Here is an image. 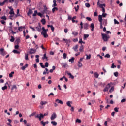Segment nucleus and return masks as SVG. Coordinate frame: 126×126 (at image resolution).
<instances>
[{
  "label": "nucleus",
  "mask_w": 126,
  "mask_h": 126,
  "mask_svg": "<svg viewBox=\"0 0 126 126\" xmlns=\"http://www.w3.org/2000/svg\"><path fill=\"white\" fill-rule=\"evenodd\" d=\"M37 15L40 16V17H43V14H42V13L40 12L37 13Z\"/></svg>",
  "instance_id": "obj_56"
},
{
  "label": "nucleus",
  "mask_w": 126,
  "mask_h": 126,
  "mask_svg": "<svg viewBox=\"0 0 126 126\" xmlns=\"http://www.w3.org/2000/svg\"><path fill=\"white\" fill-rule=\"evenodd\" d=\"M42 35H43V37H44V38H48V34H47V33H44V34H42Z\"/></svg>",
  "instance_id": "obj_53"
},
{
  "label": "nucleus",
  "mask_w": 126,
  "mask_h": 126,
  "mask_svg": "<svg viewBox=\"0 0 126 126\" xmlns=\"http://www.w3.org/2000/svg\"><path fill=\"white\" fill-rule=\"evenodd\" d=\"M55 102L56 103H58L59 104H61V105H63V101L59 99H57L56 100H55Z\"/></svg>",
  "instance_id": "obj_14"
},
{
  "label": "nucleus",
  "mask_w": 126,
  "mask_h": 126,
  "mask_svg": "<svg viewBox=\"0 0 126 126\" xmlns=\"http://www.w3.org/2000/svg\"><path fill=\"white\" fill-rule=\"evenodd\" d=\"M88 37H89V34H84V40H86V38H88Z\"/></svg>",
  "instance_id": "obj_34"
},
{
  "label": "nucleus",
  "mask_w": 126,
  "mask_h": 126,
  "mask_svg": "<svg viewBox=\"0 0 126 126\" xmlns=\"http://www.w3.org/2000/svg\"><path fill=\"white\" fill-rule=\"evenodd\" d=\"M114 111H115V112H116V113H118V112H119V108L115 107V108H114Z\"/></svg>",
  "instance_id": "obj_58"
},
{
  "label": "nucleus",
  "mask_w": 126,
  "mask_h": 126,
  "mask_svg": "<svg viewBox=\"0 0 126 126\" xmlns=\"http://www.w3.org/2000/svg\"><path fill=\"white\" fill-rule=\"evenodd\" d=\"M11 39H10V42H14V40H15L14 37H13V36H11Z\"/></svg>",
  "instance_id": "obj_32"
},
{
  "label": "nucleus",
  "mask_w": 126,
  "mask_h": 126,
  "mask_svg": "<svg viewBox=\"0 0 126 126\" xmlns=\"http://www.w3.org/2000/svg\"><path fill=\"white\" fill-rule=\"evenodd\" d=\"M105 58H111V55H110V54H109V53L106 54L105 56H104Z\"/></svg>",
  "instance_id": "obj_40"
},
{
  "label": "nucleus",
  "mask_w": 126,
  "mask_h": 126,
  "mask_svg": "<svg viewBox=\"0 0 126 126\" xmlns=\"http://www.w3.org/2000/svg\"><path fill=\"white\" fill-rule=\"evenodd\" d=\"M124 20H125V26H126V14L125 15Z\"/></svg>",
  "instance_id": "obj_64"
},
{
  "label": "nucleus",
  "mask_w": 126,
  "mask_h": 126,
  "mask_svg": "<svg viewBox=\"0 0 126 126\" xmlns=\"http://www.w3.org/2000/svg\"><path fill=\"white\" fill-rule=\"evenodd\" d=\"M14 89H17V87L16 85H14L12 86V87L11 88V90L12 91Z\"/></svg>",
  "instance_id": "obj_23"
},
{
  "label": "nucleus",
  "mask_w": 126,
  "mask_h": 126,
  "mask_svg": "<svg viewBox=\"0 0 126 126\" xmlns=\"http://www.w3.org/2000/svg\"><path fill=\"white\" fill-rule=\"evenodd\" d=\"M39 64H40V66L42 67V68H45V66L44 65H43L42 63H40Z\"/></svg>",
  "instance_id": "obj_50"
},
{
  "label": "nucleus",
  "mask_w": 126,
  "mask_h": 126,
  "mask_svg": "<svg viewBox=\"0 0 126 126\" xmlns=\"http://www.w3.org/2000/svg\"><path fill=\"white\" fill-rule=\"evenodd\" d=\"M33 13V11H32V9H29L28 11V12L27 13L28 16H30V15H31V14H32Z\"/></svg>",
  "instance_id": "obj_15"
},
{
  "label": "nucleus",
  "mask_w": 126,
  "mask_h": 126,
  "mask_svg": "<svg viewBox=\"0 0 126 126\" xmlns=\"http://www.w3.org/2000/svg\"><path fill=\"white\" fill-rule=\"evenodd\" d=\"M9 83H8V82H7L5 84V85H8V87H9V89H10V84H11V82H9Z\"/></svg>",
  "instance_id": "obj_27"
},
{
  "label": "nucleus",
  "mask_w": 126,
  "mask_h": 126,
  "mask_svg": "<svg viewBox=\"0 0 126 126\" xmlns=\"http://www.w3.org/2000/svg\"><path fill=\"white\" fill-rule=\"evenodd\" d=\"M13 74H14V72H11L9 75V77H13Z\"/></svg>",
  "instance_id": "obj_37"
},
{
  "label": "nucleus",
  "mask_w": 126,
  "mask_h": 126,
  "mask_svg": "<svg viewBox=\"0 0 126 126\" xmlns=\"http://www.w3.org/2000/svg\"><path fill=\"white\" fill-rule=\"evenodd\" d=\"M94 76L95 77V78H98V77H99V74L97 72H95L94 73Z\"/></svg>",
  "instance_id": "obj_31"
},
{
  "label": "nucleus",
  "mask_w": 126,
  "mask_h": 126,
  "mask_svg": "<svg viewBox=\"0 0 126 126\" xmlns=\"http://www.w3.org/2000/svg\"><path fill=\"white\" fill-rule=\"evenodd\" d=\"M37 14H38V11L37 10L34 11L33 16H36Z\"/></svg>",
  "instance_id": "obj_43"
},
{
  "label": "nucleus",
  "mask_w": 126,
  "mask_h": 126,
  "mask_svg": "<svg viewBox=\"0 0 126 126\" xmlns=\"http://www.w3.org/2000/svg\"><path fill=\"white\" fill-rule=\"evenodd\" d=\"M35 118L38 119L39 121H42V119H44V115H43V114L40 113V114L35 115Z\"/></svg>",
  "instance_id": "obj_2"
},
{
  "label": "nucleus",
  "mask_w": 126,
  "mask_h": 126,
  "mask_svg": "<svg viewBox=\"0 0 126 126\" xmlns=\"http://www.w3.org/2000/svg\"><path fill=\"white\" fill-rule=\"evenodd\" d=\"M69 43H71V40L70 39H67V41L66 42V43L67 44V45H68V44H69Z\"/></svg>",
  "instance_id": "obj_54"
},
{
  "label": "nucleus",
  "mask_w": 126,
  "mask_h": 126,
  "mask_svg": "<svg viewBox=\"0 0 126 126\" xmlns=\"http://www.w3.org/2000/svg\"><path fill=\"white\" fill-rule=\"evenodd\" d=\"M53 2L54 3V4H53L52 7H56V6H57V1L54 0Z\"/></svg>",
  "instance_id": "obj_20"
},
{
  "label": "nucleus",
  "mask_w": 126,
  "mask_h": 126,
  "mask_svg": "<svg viewBox=\"0 0 126 126\" xmlns=\"http://www.w3.org/2000/svg\"><path fill=\"white\" fill-rule=\"evenodd\" d=\"M76 123H81V120H80V119H77L76 120Z\"/></svg>",
  "instance_id": "obj_59"
},
{
  "label": "nucleus",
  "mask_w": 126,
  "mask_h": 126,
  "mask_svg": "<svg viewBox=\"0 0 126 126\" xmlns=\"http://www.w3.org/2000/svg\"><path fill=\"white\" fill-rule=\"evenodd\" d=\"M114 75L116 77H118V75H119V72H114Z\"/></svg>",
  "instance_id": "obj_47"
},
{
  "label": "nucleus",
  "mask_w": 126,
  "mask_h": 126,
  "mask_svg": "<svg viewBox=\"0 0 126 126\" xmlns=\"http://www.w3.org/2000/svg\"><path fill=\"white\" fill-rule=\"evenodd\" d=\"M42 32H41V35L43 34H47V31H46L45 27H43L42 28Z\"/></svg>",
  "instance_id": "obj_10"
},
{
  "label": "nucleus",
  "mask_w": 126,
  "mask_h": 126,
  "mask_svg": "<svg viewBox=\"0 0 126 126\" xmlns=\"http://www.w3.org/2000/svg\"><path fill=\"white\" fill-rule=\"evenodd\" d=\"M71 103V102L70 101H68L66 102L67 105L68 106V107H71V104H70Z\"/></svg>",
  "instance_id": "obj_39"
},
{
  "label": "nucleus",
  "mask_w": 126,
  "mask_h": 126,
  "mask_svg": "<svg viewBox=\"0 0 126 126\" xmlns=\"http://www.w3.org/2000/svg\"><path fill=\"white\" fill-rule=\"evenodd\" d=\"M13 53H14V54H20V52H19V51H17V50H13Z\"/></svg>",
  "instance_id": "obj_33"
},
{
  "label": "nucleus",
  "mask_w": 126,
  "mask_h": 126,
  "mask_svg": "<svg viewBox=\"0 0 126 126\" xmlns=\"http://www.w3.org/2000/svg\"><path fill=\"white\" fill-rule=\"evenodd\" d=\"M78 45H76L73 47V50H74L75 52H78Z\"/></svg>",
  "instance_id": "obj_12"
},
{
  "label": "nucleus",
  "mask_w": 126,
  "mask_h": 126,
  "mask_svg": "<svg viewBox=\"0 0 126 126\" xmlns=\"http://www.w3.org/2000/svg\"><path fill=\"white\" fill-rule=\"evenodd\" d=\"M44 66L45 67H48L49 66V63L46 62Z\"/></svg>",
  "instance_id": "obj_57"
},
{
  "label": "nucleus",
  "mask_w": 126,
  "mask_h": 126,
  "mask_svg": "<svg viewBox=\"0 0 126 126\" xmlns=\"http://www.w3.org/2000/svg\"><path fill=\"white\" fill-rule=\"evenodd\" d=\"M35 115H36V112H35L32 113V114H30L29 115V117H30V118H31V117H32V116H35Z\"/></svg>",
  "instance_id": "obj_46"
},
{
  "label": "nucleus",
  "mask_w": 126,
  "mask_h": 126,
  "mask_svg": "<svg viewBox=\"0 0 126 126\" xmlns=\"http://www.w3.org/2000/svg\"><path fill=\"white\" fill-rule=\"evenodd\" d=\"M51 124L53 125V126H56L57 125V123L56 121H52Z\"/></svg>",
  "instance_id": "obj_38"
},
{
  "label": "nucleus",
  "mask_w": 126,
  "mask_h": 126,
  "mask_svg": "<svg viewBox=\"0 0 126 126\" xmlns=\"http://www.w3.org/2000/svg\"><path fill=\"white\" fill-rule=\"evenodd\" d=\"M85 5L86 7H90V4H89V3H85Z\"/></svg>",
  "instance_id": "obj_60"
},
{
  "label": "nucleus",
  "mask_w": 126,
  "mask_h": 126,
  "mask_svg": "<svg viewBox=\"0 0 126 126\" xmlns=\"http://www.w3.org/2000/svg\"><path fill=\"white\" fill-rule=\"evenodd\" d=\"M47 101H42L41 102H40V105H41V106H44V105H46L47 104Z\"/></svg>",
  "instance_id": "obj_29"
},
{
  "label": "nucleus",
  "mask_w": 126,
  "mask_h": 126,
  "mask_svg": "<svg viewBox=\"0 0 126 126\" xmlns=\"http://www.w3.org/2000/svg\"><path fill=\"white\" fill-rule=\"evenodd\" d=\"M0 53L1 56H5V51L3 48L0 49Z\"/></svg>",
  "instance_id": "obj_4"
},
{
  "label": "nucleus",
  "mask_w": 126,
  "mask_h": 126,
  "mask_svg": "<svg viewBox=\"0 0 126 126\" xmlns=\"http://www.w3.org/2000/svg\"><path fill=\"white\" fill-rule=\"evenodd\" d=\"M58 7H54L53 9H52V12L53 13H55V11H58Z\"/></svg>",
  "instance_id": "obj_22"
},
{
  "label": "nucleus",
  "mask_w": 126,
  "mask_h": 126,
  "mask_svg": "<svg viewBox=\"0 0 126 126\" xmlns=\"http://www.w3.org/2000/svg\"><path fill=\"white\" fill-rule=\"evenodd\" d=\"M116 67H117V66L115 65V64L112 63L111 66V68H115Z\"/></svg>",
  "instance_id": "obj_45"
},
{
  "label": "nucleus",
  "mask_w": 126,
  "mask_h": 126,
  "mask_svg": "<svg viewBox=\"0 0 126 126\" xmlns=\"http://www.w3.org/2000/svg\"><path fill=\"white\" fill-rule=\"evenodd\" d=\"M103 6H106V5L105 4H100L99 5V7H100V8H103Z\"/></svg>",
  "instance_id": "obj_52"
},
{
  "label": "nucleus",
  "mask_w": 126,
  "mask_h": 126,
  "mask_svg": "<svg viewBox=\"0 0 126 126\" xmlns=\"http://www.w3.org/2000/svg\"><path fill=\"white\" fill-rule=\"evenodd\" d=\"M89 27V25L88 24V23H86L84 24V28L86 30H87V29H88Z\"/></svg>",
  "instance_id": "obj_9"
},
{
  "label": "nucleus",
  "mask_w": 126,
  "mask_h": 126,
  "mask_svg": "<svg viewBox=\"0 0 126 126\" xmlns=\"http://www.w3.org/2000/svg\"><path fill=\"white\" fill-rule=\"evenodd\" d=\"M98 21H99L100 23H103V16L101 15L98 16Z\"/></svg>",
  "instance_id": "obj_8"
},
{
  "label": "nucleus",
  "mask_w": 126,
  "mask_h": 126,
  "mask_svg": "<svg viewBox=\"0 0 126 126\" xmlns=\"http://www.w3.org/2000/svg\"><path fill=\"white\" fill-rule=\"evenodd\" d=\"M63 59H66V53L63 54Z\"/></svg>",
  "instance_id": "obj_63"
},
{
  "label": "nucleus",
  "mask_w": 126,
  "mask_h": 126,
  "mask_svg": "<svg viewBox=\"0 0 126 126\" xmlns=\"http://www.w3.org/2000/svg\"><path fill=\"white\" fill-rule=\"evenodd\" d=\"M1 19H3V20H6L7 18L5 16H3L2 17H1Z\"/></svg>",
  "instance_id": "obj_51"
},
{
  "label": "nucleus",
  "mask_w": 126,
  "mask_h": 126,
  "mask_svg": "<svg viewBox=\"0 0 126 126\" xmlns=\"http://www.w3.org/2000/svg\"><path fill=\"white\" fill-rule=\"evenodd\" d=\"M9 14H14V11H13V8H12L9 12Z\"/></svg>",
  "instance_id": "obj_35"
},
{
  "label": "nucleus",
  "mask_w": 126,
  "mask_h": 126,
  "mask_svg": "<svg viewBox=\"0 0 126 126\" xmlns=\"http://www.w3.org/2000/svg\"><path fill=\"white\" fill-rule=\"evenodd\" d=\"M74 19H76V16H74L72 18V21L73 23H74V22H75V20H74Z\"/></svg>",
  "instance_id": "obj_44"
},
{
  "label": "nucleus",
  "mask_w": 126,
  "mask_h": 126,
  "mask_svg": "<svg viewBox=\"0 0 126 126\" xmlns=\"http://www.w3.org/2000/svg\"><path fill=\"white\" fill-rule=\"evenodd\" d=\"M114 24H119V21H118L117 20V19H114Z\"/></svg>",
  "instance_id": "obj_49"
},
{
  "label": "nucleus",
  "mask_w": 126,
  "mask_h": 126,
  "mask_svg": "<svg viewBox=\"0 0 126 126\" xmlns=\"http://www.w3.org/2000/svg\"><path fill=\"white\" fill-rule=\"evenodd\" d=\"M72 35H74V36H77L78 35V32L76 31H74L72 33Z\"/></svg>",
  "instance_id": "obj_28"
},
{
  "label": "nucleus",
  "mask_w": 126,
  "mask_h": 126,
  "mask_svg": "<svg viewBox=\"0 0 126 126\" xmlns=\"http://www.w3.org/2000/svg\"><path fill=\"white\" fill-rule=\"evenodd\" d=\"M84 49V48L83 47V45H81V46L79 48V51L80 52H82V51H83V49Z\"/></svg>",
  "instance_id": "obj_30"
},
{
  "label": "nucleus",
  "mask_w": 126,
  "mask_h": 126,
  "mask_svg": "<svg viewBox=\"0 0 126 126\" xmlns=\"http://www.w3.org/2000/svg\"><path fill=\"white\" fill-rule=\"evenodd\" d=\"M41 22H42V24H43V25H45V24H46V19H42L41 20Z\"/></svg>",
  "instance_id": "obj_24"
},
{
  "label": "nucleus",
  "mask_w": 126,
  "mask_h": 126,
  "mask_svg": "<svg viewBox=\"0 0 126 126\" xmlns=\"http://www.w3.org/2000/svg\"><path fill=\"white\" fill-rule=\"evenodd\" d=\"M78 67H82V63H80V62H78Z\"/></svg>",
  "instance_id": "obj_42"
},
{
  "label": "nucleus",
  "mask_w": 126,
  "mask_h": 126,
  "mask_svg": "<svg viewBox=\"0 0 126 126\" xmlns=\"http://www.w3.org/2000/svg\"><path fill=\"white\" fill-rule=\"evenodd\" d=\"M56 118H57V114H56V113H53V114L51 115V121H54V120H55Z\"/></svg>",
  "instance_id": "obj_5"
},
{
  "label": "nucleus",
  "mask_w": 126,
  "mask_h": 126,
  "mask_svg": "<svg viewBox=\"0 0 126 126\" xmlns=\"http://www.w3.org/2000/svg\"><path fill=\"white\" fill-rule=\"evenodd\" d=\"M28 67V64H26L25 66H23L21 68L22 70H25V69Z\"/></svg>",
  "instance_id": "obj_19"
},
{
  "label": "nucleus",
  "mask_w": 126,
  "mask_h": 126,
  "mask_svg": "<svg viewBox=\"0 0 126 126\" xmlns=\"http://www.w3.org/2000/svg\"><path fill=\"white\" fill-rule=\"evenodd\" d=\"M68 75L70 76V78H71L72 79H74V76H73L71 73H67Z\"/></svg>",
  "instance_id": "obj_26"
},
{
  "label": "nucleus",
  "mask_w": 126,
  "mask_h": 126,
  "mask_svg": "<svg viewBox=\"0 0 126 126\" xmlns=\"http://www.w3.org/2000/svg\"><path fill=\"white\" fill-rule=\"evenodd\" d=\"M36 29L37 30V31H38V32H41L42 29H41V28H39L38 27H36Z\"/></svg>",
  "instance_id": "obj_36"
},
{
  "label": "nucleus",
  "mask_w": 126,
  "mask_h": 126,
  "mask_svg": "<svg viewBox=\"0 0 126 126\" xmlns=\"http://www.w3.org/2000/svg\"><path fill=\"white\" fill-rule=\"evenodd\" d=\"M102 24L104 26H106L107 24H108V22H107V20L104 19L103 21L102 22Z\"/></svg>",
  "instance_id": "obj_16"
},
{
  "label": "nucleus",
  "mask_w": 126,
  "mask_h": 126,
  "mask_svg": "<svg viewBox=\"0 0 126 126\" xmlns=\"http://www.w3.org/2000/svg\"><path fill=\"white\" fill-rule=\"evenodd\" d=\"M25 59L27 61L28 60V54H26L25 56Z\"/></svg>",
  "instance_id": "obj_48"
},
{
  "label": "nucleus",
  "mask_w": 126,
  "mask_h": 126,
  "mask_svg": "<svg viewBox=\"0 0 126 126\" xmlns=\"http://www.w3.org/2000/svg\"><path fill=\"white\" fill-rule=\"evenodd\" d=\"M36 53V50L32 48L30 49L29 54L32 55V54H35Z\"/></svg>",
  "instance_id": "obj_6"
},
{
  "label": "nucleus",
  "mask_w": 126,
  "mask_h": 126,
  "mask_svg": "<svg viewBox=\"0 0 126 126\" xmlns=\"http://www.w3.org/2000/svg\"><path fill=\"white\" fill-rule=\"evenodd\" d=\"M90 27L91 29V31H94V29L95 28L94 24V23H91L90 25Z\"/></svg>",
  "instance_id": "obj_17"
},
{
  "label": "nucleus",
  "mask_w": 126,
  "mask_h": 126,
  "mask_svg": "<svg viewBox=\"0 0 126 126\" xmlns=\"http://www.w3.org/2000/svg\"><path fill=\"white\" fill-rule=\"evenodd\" d=\"M47 27H50L51 28V30H52V31L54 32L55 31V28L54 27V26H53V25H47Z\"/></svg>",
  "instance_id": "obj_18"
},
{
  "label": "nucleus",
  "mask_w": 126,
  "mask_h": 126,
  "mask_svg": "<svg viewBox=\"0 0 126 126\" xmlns=\"http://www.w3.org/2000/svg\"><path fill=\"white\" fill-rule=\"evenodd\" d=\"M101 36L104 42H107L108 41L109 39H110V36L107 35V34L105 33H101Z\"/></svg>",
  "instance_id": "obj_1"
},
{
  "label": "nucleus",
  "mask_w": 126,
  "mask_h": 126,
  "mask_svg": "<svg viewBox=\"0 0 126 126\" xmlns=\"http://www.w3.org/2000/svg\"><path fill=\"white\" fill-rule=\"evenodd\" d=\"M74 57H72L71 59L69 60V62H70L72 63H74Z\"/></svg>",
  "instance_id": "obj_25"
},
{
  "label": "nucleus",
  "mask_w": 126,
  "mask_h": 126,
  "mask_svg": "<svg viewBox=\"0 0 126 126\" xmlns=\"http://www.w3.org/2000/svg\"><path fill=\"white\" fill-rule=\"evenodd\" d=\"M47 9H48V8H47V6H44V10H43L41 12V13H42V14H45V13H47V11H48V10Z\"/></svg>",
  "instance_id": "obj_7"
},
{
  "label": "nucleus",
  "mask_w": 126,
  "mask_h": 126,
  "mask_svg": "<svg viewBox=\"0 0 126 126\" xmlns=\"http://www.w3.org/2000/svg\"><path fill=\"white\" fill-rule=\"evenodd\" d=\"M113 91H114V87H111L110 90H109V92L111 93L113 92Z\"/></svg>",
  "instance_id": "obj_62"
},
{
  "label": "nucleus",
  "mask_w": 126,
  "mask_h": 126,
  "mask_svg": "<svg viewBox=\"0 0 126 126\" xmlns=\"http://www.w3.org/2000/svg\"><path fill=\"white\" fill-rule=\"evenodd\" d=\"M42 59L43 60H45V61H46L47 62V61H48V57H47V54L45 53L43 55V57H42Z\"/></svg>",
  "instance_id": "obj_11"
},
{
  "label": "nucleus",
  "mask_w": 126,
  "mask_h": 126,
  "mask_svg": "<svg viewBox=\"0 0 126 126\" xmlns=\"http://www.w3.org/2000/svg\"><path fill=\"white\" fill-rule=\"evenodd\" d=\"M6 89H7V86H6V85H5L4 87H2V90H5Z\"/></svg>",
  "instance_id": "obj_41"
},
{
  "label": "nucleus",
  "mask_w": 126,
  "mask_h": 126,
  "mask_svg": "<svg viewBox=\"0 0 126 126\" xmlns=\"http://www.w3.org/2000/svg\"><path fill=\"white\" fill-rule=\"evenodd\" d=\"M111 87V84H108L105 88L103 90L104 92H107L109 90V89Z\"/></svg>",
  "instance_id": "obj_3"
},
{
  "label": "nucleus",
  "mask_w": 126,
  "mask_h": 126,
  "mask_svg": "<svg viewBox=\"0 0 126 126\" xmlns=\"http://www.w3.org/2000/svg\"><path fill=\"white\" fill-rule=\"evenodd\" d=\"M20 43V38H17L16 40V44H17V45H19Z\"/></svg>",
  "instance_id": "obj_21"
},
{
  "label": "nucleus",
  "mask_w": 126,
  "mask_h": 126,
  "mask_svg": "<svg viewBox=\"0 0 126 126\" xmlns=\"http://www.w3.org/2000/svg\"><path fill=\"white\" fill-rule=\"evenodd\" d=\"M91 58V55L90 54L89 55H87V57H86L87 60H90Z\"/></svg>",
  "instance_id": "obj_55"
},
{
  "label": "nucleus",
  "mask_w": 126,
  "mask_h": 126,
  "mask_svg": "<svg viewBox=\"0 0 126 126\" xmlns=\"http://www.w3.org/2000/svg\"><path fill=\"white\" fill-rule=\"evenodd\" d=\"M40 123H41V125H43V126H46V124H45V122H44V121H41Z\"/></svg>",
  "instance_id": "obj_61"
},
{
  "label": "nucleus",
  "mask_w": 126,
  "mask_h": 126,
  "mask_svg": "<svg viewBox=\"0 0 126 126\" xmlns=\"http://www.w3.org/2000/svg\"><path fill=\"white\" fill-rule=\"evenodd\" d=\"M61 65L62 66V67L65 68L66 67H67V66H68V65H67V63H63L61 64Z\"/></svg>",
  "instance_id": "obj_13"
}]
</instances>
